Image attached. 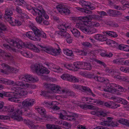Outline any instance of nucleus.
I'll return each instance as SVG.
<instances>
[{"label": "nucleus", "instance_id": "obj_43", "mask_svg": "<svg viewBox=\"0 0 129 129\" xmlns=\"http://www.w3.org/2000/svg\"><path fill=\"white\" fill-rule=\"evenodd\" d=\"M23 113V111L22 109V107L19 109H17L16 111L14 112L13 113H16V115H21Z\"/></svg>", "mask_w": 129, "mask_h": 129}, {"label": "nucleus", "instance_id": "obj_60", "mask_svg": "<svg viewBox=\"0 0 129 129\" xmlns=\"http://www.w3.org/2000/svg\"><path fill=\"white\" fill-rule=\"evenodd\" d=\"M66 89H62L59 86L58 93H65L66 91Z\"/></svg>", "mask_w": 129, "mask_h": 129}, {"label": "nucleus", "instance_id": "obj_37", "mask_svg": "<svg viewBox=\"0 0 129 129\" xmlns=\"http://www.w3.org/2000/svg\"><path fill=\"white\" fill-rule=\"evenodd\" d=\"M71 31L75 37H78L80 35L79 31L76 29L73 28L72 30H71Z\"/></svg>", "mask_w": 129, "mask_h": 129}, {"label": "nucleus", "instance_id": "obj_13", "mask_svg": "<svg viewBox=\"0 0 129 129\" xmlns=\"http://www.w3.org/2000/svg\"><path fill=\"white\" fill-rule=\"evenodd\" d=\"M23 44H22L21 48L24 47L30 49H32L35 52H40V50L38 48L36 47L35 45L29 43H25L23 42Z\"/></svg>", "mask_w": 129, "mask_h": 129}, {"label": "nucleus", "instance_id": "obj_20", "mask_svg": "<svg viewBox=\"0 0 129 129\" xmlns=\"http://www.w3.org/2000/svg\"><path fill=\"white\" fill-rule=\"evenodd\" d=\"M95 39L98 40H107L108 39L106 35H102L100 34H97L94 37Z\"/></svg>", "mask_w": 129, "mask_h": 129}, {"label": "nucleus", "instance_id": "obj_46", "mask_svg": "<svg viewBox=\"0 0 129 129\" xmlns=\"http://www.w3.org/2000/svg\"><path fill=\"white\" fill-rule=\"evenodd\" d=\"M115 11L109 9L107 12V13L110 16H115Z\"/></svg>", "mask_w": 129, "mask_h": 129}, {"label": "nucleus", "instance_id": "obj_39", "mask_svg": "<svg viewBox=\"0 0 129 129\" xmlns=\"http://www.w3.org/2000/svg\"><path fill=\"white\" fill-rule=\"evenodd\" d=\"M106 115V114L104 113L102 111L100 110H98L97 111H96V116H104Z\"/></svg>", "mask_w": 129, "mask_h": 129}, {"label": "nucleus", "instance_id": "obj_26", "mask_svg": "<svg viewBox=\"0 0 129 129\" xmlns=\"http://www.w3.org/2000/svg\"><path fill=\"white\" fill-rule=\"evenodd\" d=\"M13 91L14 93L13 95H12L10 97H9L8 98V100L12 102H16V101H17V99L18 98V96L15 93V92L14 91Z\"/></svg>", "mask_w": 129, "mask_h": 129}, {"label": "nucleus", "instance_id": "obj_10", "mask_svg": "<svg viewBox=\"0 0 129 129\" xmlns=\"http://www.w3.org/2000/svg\"><path fill=\"white\" fill-rule=\"evenodd\" d=\"M29 27L34 32V35H35L34 36L35 39L38 40H40L41 39L39 37L40 36L41 31L35 26L30 25Z\"/></svg>", "mask_w": 129, "mask_h": 129}, {"label": "nucleus", "instance_id": "obj_30", "mask_svg": "<svg viewBox=\"0 0 129 129\" xmlns=\"http://www.w3.org/2000/svg\"><path fill=\"white\" fill-rule=\"evenodd\" d=\"M93 79L95 80L101 82L105 81H106V80L108 81H109V80L108 79H105V78L103 77H98V76H94Z\"/></svg>", "mask_w": 129, "mask_h": 129}, {"label": "nucleus", "instance_id": "obj_3", "mask_svg": "<svg viewBox=\"0 0 129 129\" xmlns=\"http://www.w3.org/2000/svg\"><path fill=\"white\" fill-rule=\"evenodd\" d=\"M114 86L115 87H118V88L120 90V91L122 92H125L126 91V89L121 87V86L117 84H112L111 85H110V87L107 86L106 88L104 89L105 91L109 92L112 93L116 94L117 95L120 94L118 92V90H116L113 87Z\"/></svg>", "mask_w": 129, "mask_h": 129}, {"label": "nucleus", "instance_id": "obj_18", "mask_svg": "<svg viewBox=\"0 0 129 129\" xmlns=\"http://www.w3.org/2000/svg\"><path fill=\"white\" fill-rule=\"evenodd\" d=\"M37 109L38 113L43 115L44 118H48V116L46 114V111L44 108L42 107L39 108Z\"/></svg>", "mask_w": 129, "mask_h": 129}, {"label": "nucleus", "instance_id": "obj_32", "mask_svg": "<svg viewBox=\"0 0 129 129\" xmlns=\"http://www.w3.org/2000/svg\"><path fill=\"white\" fill-rule=\"evenodd\" d=\"M63 52L64 54L69 56H73L74 55L73 54L72 51L71 50L66 49L63 50Z\"/></svg>", "mask_w": 129, "mask_h": 129}, {"label": "nucleus", "instance_id": "obj_19", "mask_svg": "<svg viewBox=\"0 0 129 129\" xmlns=\"http://www.w3.org/2000/svg\"><path fill=\"white\" fill-rule=\"evenodd\" d=\"M3 111L4 112H8L12 113L14 111V107L13 106H4Z\"/></svg>", "mask_w": 129, "mask_h": 129}, {"label": "nucleus", "instance_id": "obj_2", "mask_svg": "<svg viewBox=\"0 0 129 129\" xmlns=\"http://www.w3.org/2000/svg\"><path fill=\"white\" fill-rule=\"evenodd\" d=\"M31 69L33 70H35L38 75L45 73L48 74L50 72V71L40 64H32Z\"/></svg>", "mask_w": 129, "mask_h": 129}, {"label": "nucleus", "instance_id": "obj_6", "mask_svg": "<svg viewBox=\"0 0 129 129\" xmlns=\"http://www.w3.org/2000/svg\"><path fill=\"white\" fill-rule=\"evenodd\" d=\"M59 117L63 119L69 120L70 121H75L76 120L75 118L73 117L72 114H68L64 110H63L59 114Z\"/></svg>", "mask_w": 129, "mask_h": 129}, {"label": "nucleus", "instance_id": "obj_61", "mask_svg": "<svg viewBox=\"0 0 129 129\" xmlns=\"http://www.w3.org/2000/svg\"><path fill=\"white\" fill-rule=\"evenodd\" d=\"M93 74H92L90 73L86 72L85 77L86 78H93Z\"/></svg>", "mask_w": 129, "mask_h": 129}, {"label": "nucleus", "instance_id": "obj_38", "mask_svg": "<svg viewBox=\"0 0 129 129\" xmlns=\"http://www.w3.org/2000/svg\"><path fill=\"white\" fill-rule=\"evenodd\" d=\"M55 84H46V87L48 88V90L49 91L50 90L53 91L54 88L55 86Z\"/></svg>", "mask_w": 129, "mask_h": 129}, {"label": "nucleus", "instance_id": "obj_50", "mask_svg": "<svg viewBox=\"0 0 129 129\" xmlns=\"http://www.w3.org/2000/svg\"><path fill=\"white\" fill-rule=\"evenodd\" d=\"M32 129H40L42 128V127L39 125H34L33 123L30 127Z\"/></svg>", "mask_w": 129, "mask_h": 129}, {"label": "nucleus", "instance_id": "obj_22", "mask_svg": "<svg viewBox=\"0 0 129 129\" xmlns=\"http://www.w3.org/2000/svg\"><path fill=\"white\" fill-rule=\"evenodd\" d=\"M15 85H16L23 87L27 88L29 87V84L27 83H24L22 82L17 81L15 82Z\"/></svg>", "mask_w": 129, "mask_h": 129}, {"label": "nucleus", "instance_id": "obj_49", "mask_svg": "<svg viewBox=\"0 0 129 129\" xmlns=\"http://www.w3.org/2000/svg\"><path fill=\"white\" fill-rule=\"evenodd\" d=\"M65 93L67 95L73 96L75 95V94L73 91H69L67 89Z\"/></svg>", "mask_w": 129, "mask_h": 129}, {"label": "nucleus", "instance_id": "obj_41", "mask_svg": "<svg viewBox=\"0 0 129 129\" xmlns=\"http://www.w3.org/2000/svg\"><path fill=\"white\" fill-rule=\"evenodd\" d=\"M109 126H110L112 127L117 126L119 124L117 122L115 121H113L109 120Z\"/></svg>", "mask_w": 129, "mask_h": 129}, {"label": "nucleus", "instance_id": "obj_17", "mask_svg": "<svg viewBox=\"0 0 129 129\" xmlns=\"http://www.w3.org/2000/svg\"><path fill=\"white\" fill-rule=\"evenodd\" d=\"M24 107H23L22 109L23 111V113L25 115L29 117H31L33 115L32 114V111L30 110L29 108H26L25 109Z\"/></svg>", "mask_w": 129, "mask_h": 129}, {"label": "nucleus", "instance_id": "obj_9", "mask_svg": "<svg viewBox=\"0 0 129 129\" xmlns=\"http://www.w3.org/2000/svg\"><path fill=\"white\" fill-rule=\"evenodd\" d=\"M61 77L64 80H68L72 82H78L79 81V80L75 77L68 74H63L61 76Z\"/></svg>", "mask_w": 129, "mask_h": 129}, {"label": "nucleus", "instance_id": "obj_4", "mask_svg": "<svg viewBox=\"0 0 129 129\" xmlns=\"http://www.w3.org/2000/svg\"><path fill=\"white\" fill-rule=\"evenodd\" d=\"M39 46L42 48L43 50L47 53L52 54L53 55L56 56L59 54L61 52V49L58 47V49H53L51 47H47L45 46H42L39 45H38V46Z\"/></svg>", "mask_w": 129, "mask_h": 129}, {"label": "nucleus", "instance_id": "obj_48", "mask_svg": "<svg viewBox=\"0 0 129 129\" xmlns=\"http://www.w3.org/2000/svg\"><path fill=\"white\" fill-rule=\"evenodd\" d=\"M95 14L90 15L88 16V17L87 16H84V17H87V18L85 20L84 19V20H88V21H91L92 19H95Z\"/></svg>", "mask_w": 129, "mask_h": 129}, {"label": "nucleus", "instance_id": "obj_27", "mask_svg": "<svg viewBox=\"0 0 129 129\" xmlns=\"http://www.w3.org/2000/svg\"><path fill=\"white\" fill-rule=\"evenodd\" d=\"M27 82H29L31 81V82H35L38 81L39 79L38 78H36V79L33 78L30 75H27Z\"/></svg>", "mask_w": 129, "mask_h": 129}, {"label": "nucleus", "instance_id": "obj_5", "mask_svg": "<svg viewBox=\"0 0 129 129\" xmlns=\"http://www.w3.org/2000/svg\"><path fill=\"white\" fill-rule=\"evenodd\" d=\"M73 87L76 89L79 90L87 93L90 95L91 94L92 96L94 97L95 96V95L93 93L91 89L89 87L75 84L73 85Z\"/></svg>", "mask_w": 129, "mask_h": 129}, {"label": "nucleus", "instance_id": "obj_52", "mask_svg": "<svg viewBox=\"0 0 129 129\" xmlns=\"http://www.w3.org/2000/svg\"><path fill=\"white\" fill-rule=\"evenodd\" d=\"M120 106V105L116 104L114 102H112L111 108H112L115 109L119 107Z\"/></svg>", "mask_w": 129, "mask_h": 129}, {"label": "nucleus", "instance_id": "obj_8", "mask_svg": "<svg viewBox=\"0 0 129 129\" xmlns=\"http://www.w3.org/2000/svg\"><path fill=\"white\" fill-rule=\"evenodd\" d=\"M32 9L35 13V15L38 13V15H41L40 16H42V17H44L46 19L49 18V16L46 14V13L43 9L40 10L35 7H33Z\"/></svg>", "mask_w": 129, "mask_h": 129}, {"label": "nucleus", "instance_id": "obj_7", "mask_svg": "<svg viewBox=\"0 0 129 129\" xmlns=\"http://www.w3.org/2000/svg\"><path fill=\"white\" fill-rule=\"evenodd\" d=\"M56 8L59 12L62 15H67L70 13L69 10L64 5L59 4L57 6Z\"/></svg>", "mask_w": 129, "mask_h": 129}, {"label": "nucleus", "instance_id": "obj_53", "mask_svg": "<svg viewBox=\"0 0 129 129\" xmlns=\"http://www.w3.org/2000/svg\"><path fill=\"white\" fill-rule=\"evenodd\" d=\"M44 105L47 107H49L51 105H53V102H48L46 101H45L43 103Z\"/></svg>", "mask_w": 129, "mask_h": 129}, {"label": "nucleus", "instance_id": "obj_62", "mask_svg": "<svg viewBox=\"0 0 129 129\" xmlns=\"http://www.w3.org/2000/svg\"><path fill=\"white\" fill-rule=\"evenodd\" d=\"M64 38H66L67 39H68L70 40H72V39L71 38V37L70 35L68 33H64Z\"/></svg>", "mask_w": 129, "mask_h": 129}, {"label": "nucleus", "instance_id": "obj_51", "mask_svg": "<svg viewBox=\"0 0 129 129\" xmlns=\"http://www.w3.org/2000/svg\"><path fill=\"white\" fill-rule=\"evenodd\" d=\"M80 53L81 55L85 56L87 55V52L86 49H82L81 50H80Z\"/></svg>", "mask_w": 129, "mask_h": 129}, {"label": "nucleus", "instance_id": "obj_47", "mask_svg": "<svg viewBox=\"0 0 129 129\" xmlns=\"http://www.w3.org/2000/svg\"><path fill=\"white\" fill-rule=\"evenodd\" d=\"M118 102L124 105H126L128 103L127 101L126 100L121 98H120L119 99Z\"/></svg>", "mask_w": 129, "mask_h": 129}, {"label": "nucleus", "instance_id": "obj_40", "mask_svg": "<svg viewBox=\"0 0 129 129\" xmlns=\"http://www.w3.org/2000/svg\"><path fill=\"white\" fill-rule=\"evenodd\" d=\"M23 121L24 123L27 125L29 127H30L33 124V121L29 120H26L25 119H24L23 120Z\"/></svg>", "mask_w": 129, "mask_h": 129}, {"label": "nucleus", "instance_id": "obj_33", "mask_svg": "<svg viewBox=\"0 0 129 129\" xmlns=\"http://www.w3.org/2000/svg\"><path fill=\"white\" fill-rule=\"evenodd\" d=\"M87 18V17H73L72 18V19L74 21H76L77 20H78L81 21H82L83 22V21L84 19H85Z\"/></svg>", "mask_w": 129, "mask_h": 129}, {"label": "nucleus", "instance_id": "obj_14", "mask_svg": "<svg viewBox=\"0 0 129 129\" xmlns=\"http://www.w3.org/2000/svg\"><path fill=\"white\" fill-rule=\"evenodd\" d=\"M1 65L3 68H6L8 71L15 73L18 72V71L19 69L10 67L5 63H2L1 64Z\"/></svg>", "mask_w": 129, "mask_h": 129}, {"label": "nucleus", "instance_id": "obj_45", "mask_svg": "<svg viewBox=\"0 0 129 129\" xmlns=\"http://www.w3.org/2000/svg\"><path fill=\"white\" fill-rule=\"evenodd\" d=\"M40 15H38L39 16H37L36 18L37 22L39 24H40L42 22L43 20L42 16H40Z\"/></svg>", "mask_w": 129, "mask_h": 129}, {"label": "nucleus", "instance_id": "obj_57", "mask_svg": "<svg viewBox=\"0 0 129 129\" xmlns=\"http://www.w3.org/2000/svg\"><path fill=\"white\" fill-rule=\"evenodd\" d=\"M10 118L9 116L7 115H0V119L2 120H6Z\"/></svg>", "mask_w": 129, "mask_h": 129}, {"label": "nucleus", "instance_id": "obj_25", "mask_svg": "<svg viewBox=\"0 0 129 129\" xmlns=\"http://www.w3.org/2000/svg\"><path fill=\"white\" fill-rule=\"evenodd\" d=\"M84 62H74V65L76 68L78 69H81V67L83 66Z\"/></svg>", "mask_w": 129, "mask_h": 129}, {"label": "nucleus", "instance_id": "obj_21", "mask_svg": "<svg viewBox=\"0 0 129 129\" xmlns=\"http://www.w3.org/2000/svg\"><path fill=\"white\" fill-rule=\"evenodd\" d=\"M69 27V26L67 25L66 24L64 23L59 24L58 25V28L60 30H62L63 32H66L67 31V28Z\"/></svg>", "mask_w": 129, "mask_h": 129}, {"label": "nucleus", "instance_id": "obj_56", "mask_svg": "<svg viewBox=\"0 0 129 129\" xmlns=\"http://www.w3.org/2000/svg\"><path fill=\"white\" fill-rule=\"evenodd\" d=\"M101 125L104 126H109V120L105 121L102 122H100Z\"/></svg>", "mask_w": 129, "mask_h": 129}, {"label": "nucleus", "instance_id": "obj_44", "mask_svg": "<svg viewBox=\"0 0 129 129\" xmlns=\"http://www.w3.org/2000/svg\"><path fill=\"white\" fill-rule=\"evenodd\" d=\"M84 8L87 9H90L91 10H93L94 9V8L92 6L91 4L89 2H88L87 5L85 7H84Z\"/></svg>", "mask_w": 129, "mask_h": 129}, {"label": "nucleus", "instance_id": "obj_34", "mask_svg": "<svg viewBox=\"0 0 129 129\" xmlns=\"http://www.w3.org/2000/svg\"><path fill=\"white\" fill-rule=\"evenodd\" d=\"M76 8L78 10L82 12L85 13L87 14H92V11H91L85 9L84 8H81L80 7H77Z\"/></svg>", "mask_w": 129, "mask_h": 129}, {"label": "nucleus", "instance_id": "obj_29", "mask_svg": "<svg viewBox=\"0 0 129 129\" xmlns=\"http://www.w3.org/2000/svg\"><path fill=\"white\" fill-rule=\"evenodd\" d=\"M46 126L47 129H62L58 126L54 125L47 124Z\"/></svg>", "mask_w": 129, "mask_h": 129}, {"label": "nucleus", "instance_id": "obj_31", "mask_svg": "<svg viewBox=\"0 0 129 129\" xmlns=\"http://www.w3.org/2000/svg\"><path fill=\"white\" fill-rule=\"evenodd\" d=\"M118 121L121 124L129 126V121L127 119L121 118L118 120Z\"/></svg>", "mask_w": 129, "mask_h": 129}, {"label": "nucleus", "instance_id": "obj_54", "mask_svg": "<svg viewBox=\"0 0 129 129\" xmlns=\"http://www.w3.org/2000/svg\"><path fill=\"white\" fill-rule=\"evenodd\" d=\"M4 96L5 97H10L12 95H13V91L11 92H7L4 93Z\"/></svg>", "mask_w": 129, "mask_h": 129}, {"label": "nucleus", "instance_id": "obj_12", "mask_svg": "<svg viewBox=\"0 0 129 129\" xmlns=\"http://www.w3.org/2000/svg\"><path fill=\"white\" fill-rule=\"evenodd\" d=\"M12 90L14 91L15 93L18 96H24L27 94L26 91L22 90L20 88H16L13 87L11 88Z\"/></svg>", "mask_w": 129, "mask_h": 129}, {"label": "nucleus", "instance_id": "obj_11", "mask_svg": "<svg viewBox=\"0 0 129 129\" xmlns=\"http://www.w3.org/2000/svg\"><path fill=\"white\" fill-rule=\"evenodd\" d=\"M34 104V100L28 98L22 102V105L24 107L30 108Z\"/></svg>", "mask_w": 129, "mask_h": 129}, {"label": "nucleus", "instance_id": "obj_16", "mask_svg": "<svg viewBox=\"0 0 129 129\" xmlns=\"http://www.w3.org/2000/svg\"><path fill=\"white\" fill-rule=\"evenodd\" d=\"M13 12L11 9L7 8L6 10L4 18L7 20H9V19H11L12 18L11 16Z\"/></svg>", "mask_w": 129, "mask_h": 129}, {"label": "nucleus", "instance_id": "obj_28", "mask_svg": "<svg viewBox=\"0 0 129 129\" xmlns=\"http://www.w3.org/2000/svg\"><path fill=\"white\" fill-rule=\"evenodd\" d=\"M25 35L30 39L33 40H35L34 38V32L32 31H29L26 33Z\"/></svg>", "mask_w": 129, "mask_h": 129}, {"label": "nucleus", "instance_id": "obj_58", "mask_svg": "<svg viewBox=\"0 0 129 129\" xmlns=\"http://www.w3.org/2000/svg\"><path fill=\"white\" fill-rule=\"evenodd\" d=\"M125 46V45L121 44L119 45L118 44V45L117 46L119 50L123 51V50Z\"/></svg>", "mask_w": 129, "mask_h": 129}, {"label": "nucleus", "instance_id": "obj_59", "mask_svg": "<svg viewBox=\"0 0 129 129\" xmlns=\"http://www.w3.org/2000/svg\"><path fill=\"white\" fill-rule=\"evenodd\" d=\"M82 99L83 101H85L86 103H90L91 102V99L90 98H85L83 97L82 98Z\"/></svg>", "mask_w": 129, "mask_h": 129}, {"label": "nucleus", "instance_id": "obj_15", "mask_svg": "<svg viewBox=\"0 0 129 129\" xmlns=\"http://www.w3.org/2000/svg\"><path fill=\"white\" fill-rule=\"evenodd\" d=\"M8 42L10 45L17 47L19 49L21 48L22 44H23L22 41H18V42H16V41H9Z\"/></svg>", "mask_w": 129, "mask_h": 129}, {"label": "nucleus", "instance_id": "obj_36", "mask_svg": "<svg viewBox=\"0 0 129 129\" xmlns=\"http://www.w3.org/2000/svg\"><path fill=\"white\" fill-rule=\"evenodd\" d=\"M84 69L87 70H89L92 69V66L89 63L84 62Z\"/></svg>", "mask_w": 129, "mask_h": 129}, {"label": "nucleus", "instance_id": "obj_64", "mask_svg": "<svg viewBox=\"0 0 129 129\" xmlns=\"http://www.w3.org/2000/svg\"><path fill=\"white\" fill-rule=\"evenodd\" d=\"M106 71L110 74L111 75H113L115 73H116L112 69H106Z\"/></svg>", "mask_w": 129, "mask_h": 129}, {"label": "nucleus", "instance_id": "obj_63", "mask_svg": "<svg viewBox=\"0 0 129 129\" xmlns=\"http://www.w3.org/2000/svg\"><path fill=\"white\" fill-rule=\"evenodd\" d=\"M16 12L20 14L21 15L22 13V10L20 7L17 6L16 7Z\"/></svg>", "mask_w": 129, "mask_h": 129}, {"label": "nucleus", "instance_id": "obj_35", "mask_svg": "<svg viewBox=\"0 0 129 129\" xmlns=\"http://www.w3.org/2000/svg\"><path fill=\"white\" fill-rule=\"evenodd\" d=\"M106 43V44L113 47H116L118 45L117 43L114 41H107Z\"/></svg>", "mask_w": 129, "mask_h": 129}, {"label": "nucleus", "instance_id": "obj_55", "mask_svg": "<svg viewBox=\"0 0 129 129\" xmlns=\"http://www.w3.org/2000/svg\"><path fill=\"white\" fill-rule=\"evenodd\" d=\"M27 75L21 76L19 78V79L23 81L27 82Z\"/></svg>", "mask_w": 129, "mask_h": 129}, {"label": "nucleus", "instance_id": "obj_42", "mask_svg": "<svg viewBox=\"0 0 129 129\" xmlns=\"http://www.w3.org/2000/svg\"><path fill=\"white\" fill-rule=\"evenodd\" d=\"M52 107H51L50 108L51 109V112H53V111H56L60 109V108L56 105H53Z\"/></svg>", "mask_w": 129, "mask_h": 129}, {"label": "nucleus", "instance_id": "obj_24", "mask_svg": "<svg viewBox=\"0 0 129 129\" xmlns=\"http://www.w3.org/2000/svg\"><path fill=\"white\" fill-rule=\"evenodd\" d=\"M103 33L105 35V33L107 35L106 36L108 35L109 36H111L112 37H116L118 36V35L112 31H105L103 32Z\"/></svg>", "mask_w": 129, "mask_h": 129}, {"label": "nucleus", "instance_id": "obj_23", "mask_svg": "<svg viewBox=\"0 0 129 129\" xmlns=\"http://www.w3.org/2000/svg\"><path fill=\"white\" fill-rule=\"evenodd\" d=\"M16 113H13L10 117L13 120L18 121H20L23 120L21 117L19 116V115H16Z\"/></svg>", "mask_w": 129, "mask_h": 129}, {"label": "nucleus", "instance_id": "obj_1", "mask_svg": "<svg viewBox=\"0 0 129 129\" xmlns=\"http://www.w3.org/2000/svg\"><path fill=\"white\" fill-rule=\"evenodd\" d=\"M83 21L85 24H88V26L86 27H81V29L82 31L86 34H89L95 33L97 31V30L94 27H97L100 25L99 23L97 22L91 21L88 20Z\"/></svg>", "mask_w": 129, "mask_h": 129}]
</instances>
